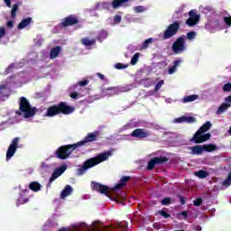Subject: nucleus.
I'll use <instances>...</instances> for the list:
<instances>
[{"instance_id":"1","label":"nucleus","mask_w":231,"mask_h":231,"mask_svg":"<svg viewBox=\"0 0 231 231\" xmlns=\"http://www.w3.org/2000/svg\"><path fill=\"white\" fill-rule=\"evenodd\" d=\"M113 154V152L107 151L103 153L97 154L96 157H92L83 162V165L78 169V174L79 176H82V174L86 173V171L88 169H92V167H95L98 165V163H102V162H106V160H109V156Z\"/></svg>"},{"instance_id":"2","label":"nucleus","mask_w":231,"mask_h":231,"mask_svg":"<svg viewBox=\"0 0 231 231\" xmlns=\"http://www.w3.org/2000/svg\"><path fill=\"white\" fill-rule=\"evenodd\" d=\"M74 111L75 108L69 106L67 102H60L58 105L49 106L45 113V116L53 118V116H57L58 115H71Z\"/></svg>"},{"instance_id":"3","label":"nucleus","mask_w":231,"mask_h":231,"mask_svg":"<svg viewBox=\"0 0 231 231\" xmlns=\"http://www.w3.org/2000/svg\"><path fill=\"white\" fill-rule=\"evenodd\" d=\"M19 109L22 113H23L24 118H32L36 113L37 108L32 107L30 105V101L24 97H20Z\"/></svg>"},{"instance_id":"4","label":"nucleus","mask_w":231,"mask_h":231,"mask_svg":"<svg viewBox=\"0 0 231 231\" xmlns=\"http://www.w3.org/2000/svg\"><path fill=\"white\" fill-rule=\"evenodd\" d=\"M75 149H79L77 143L62 145L59 147L55 152L56 158H58L59 160H68V158L71 156V152H73Z\"/></svg>"},{"instance_id":"5","label":"nucleus","mask_w":231,"mask_h":231,"mask_svg":"<svg viewBox=\"0 0 231 231\" xmlns=\"http://www.w3.org/2000/svg\"><path fill=\"white\" fill-rule=\"evenodd\" d=\"M180 28H181V23H180L179 21H175L171 24H170L163 32V41H167V39H172V37H174V35H176L178 32H180Z\"/></svg>"},{"instance_id":"6","label":"nucleus","mask_w":231,"mask_h":231,"mask_svg":"<svg viewBox=\"0 0 231 231\" xmlns=\"http://www.w3.org/2000/svg\"><path fill=\"white\" fill-rule=\"evenodd\" d=\"M173 53L177 55L185 51V36H180L173 42L171 46Z\"/></svg>"},{"instance_id":"7","label":"nucleus","mask_w":231,"mask_h":231,"mask_svg":"<svg viewBox=\"0 0 231 231\" xmlns=\"http://www.w3.org/2000/svg\"><path fill=\"white\" fill-rule=\"evenodd\" d=\"M19 142H21L20 137H14L13 139L11 144L7 149V152H6L7 161L13 158V156L15 154V152L17 151V149H19V147H22L21 145H19Z\"/></svg>"},{"instance_id":"8","label":"nucleus","mask_w":231,"mask_h":231,"mask_svg":"<svg viewBox=\"0 0 231 231\" xmlns=\"http://www.w3.org/2000/svg\"><path fill=\"white\" fill-rule=\"evenodd\" d=\"M99 134H100L99 131L89 133L82 141H79V143H76L78 147H82V145H88V143H91V142H97V140H98Z\"/></svg>"},{"instance_id":"9","label":"nucleus","mask_w":231,"mask_h":231,"mask_svg":"<svg viewBox=\"0 0 231 231\" xmlns=\"http://www.w3.org/2000/svg\"><path fill=\"white\" fill-rule=\"evenodd\" d=\"M212 134H203L199 130H198L193 137L189 140V142H193L194 143H203L208 140H210Z\"/></svg>"},{"instance_id":"10","label":"nucleus","mask_w":231,"mask_h":231,"mask_svg":"<svg viewBox=\"0 0 231 231\" xmlns=\"http://www.w3.org/2000/svg\"><path fill=\"white\" fill-rule=\"evenodd\" d=\"M169 158L165 156L154 157L148 162L147 169L148 171H152L156 165H162V163H167Z\"/></svg>"},{"instance_id":"11","label":"nucleus","mask_w":231,"mask_h":231,"mask_svg":"<svg viewBox=\"0 0 231 231\" xmlns=\"http://www.w3.org/2000/svg\"><path fill=\"white\" fill-rule=\"evenodd\" d=\"M75 24H79V18H77V15L75 14H70L65 17L60 23V26H62V28L75 26Z\"/></svg>"},{"instance_id":"12","label":"nucleus","mask_w":231,"mask_h":231,"mask_svg":"<svg viewBox=\"0 0 231 231\" xmlns=\"http://www.w3.org/2000/svg\"><path fill=\"white\" fill-rule=\"evenodd\" d=\"M132 138H138L139 140H143V138H149L151 136V132L143 128H136L131 133Z\"/></svg>"},{"instance_id":"13","label":"nucleus","mask_w":231,"mask_h":231,"mask_svg":"<svg viewBox=\"0 0 231 231\" xmlns=\"http://www.w3.org/2000/svg\"><path fill=\"white\" fill-rule=\"evenodd\" d=\"M66 169H68L67 165H63L60 168H57L51 174L49 180V182L47 184V187H51V183H53V181L56 180L57 178H59V176H62V174H64V172L66 171Z\"/></svg>"},{"instance_id":"14","label":"nucleus","mask_w":231,"mask_h":231,"mask_svg":"<svg viewBox=\"0 0 231 231\" xmlns=\"http://www.w3.org/2000/svg\"><path fill=\"white\" fill-rule=\"evenodd\" d=\"M92 189L96 190L97 192H100V194H105V196L109 198V187L104 184L92 181Z\"/></svg>"},{"instance_id":"15","label":"nucleus","mask_w":231,"mask_h":231,"mask_svg":"<svg viewBox=\"0 0 231 231\" xmlns=\"http://www.w3.org/2000/svg\"><path fill=\"white\" fill-rule=\"evenodd\" d=\"M129 1L131 0H113L112 2V7L114 10H117V8L124 7L127 8V6H130Z\"/></svg>"},{"instance_id":"16","label":"nucleus","mask_w":231,"mask_h":231,"mask_svg":"<svg viewBox=\"0 0 231 231\" xmlns=\"http://www.w3.org/2000/svg\"><path fill=\"white\" fill-rule=\"evenodd\" d=\"M131 180V176H123L120 180V183H117L114 188L113 190H120L122 187H125L127 181Z\"/></svg>"},{"instance_id":"17","label":"nucleus","mask_w":231,"mask_h":231,"mask_svg":"<svg viewBox=\"0 0 231 231\" xmlns=\"http://www.w3.org/2000/svg\"><path fill=\"white\" fill-rule=\"evenodd\" d=\"M73 192V188L69 185L65 186L64 189L60 193V199H65V198H68V196H71V193Z\"/></svg>"},{"instance_id":"18","label":"nucleus","mask_w":231,"mask_h":231,"mask_svg":"<svg viewBox=\"0 0 231 231\" xmlns=\"http://www.w3.org/2000/svg\"><path fill=\"white\" fill-rule=\"evenodd\" d=\"M32 23V17H27L21 21V23H18V30H24L26 26H29Z\"/></svg>"},{"instance_id":"19","label":"nucleus","mask_w":231,"mask_h":231,"mask_svg":"<svg viewBox=\"0 0 231 231\" xmlns=\"http://www.w3.org/2000/svg\"><path fill=\"white\" fill-rule=\"evenodd\" d=\"M62 48L60 46H56L51 50L50 58L57 59L59 57V53H60Z\"/></svg>"},{"instance_id":"20","label":"nucleus","mask_w":231,"mask_h":231,"mask_svg":"<svg viewBox=\"0 0 231 231\" xmlns=\"http://www.w3.org/2000/svg\"><path fill=\"white\" fill-rule=\"evenodd\" d=\"M181 62H182L181 59L176 60L173 62L172 67L168 69L169 75H173L176 69H178V67L180 66V64H181Z\"/></svg>"},{"instance_id":"21","label":"nucleus","mask_w":231,"mask_h":231,"mask_svg":"<svg viewBox=\"0 0 231 231\" xmlns=\"http://www.w3.org/2000/svg\"><path fill=\"white\" fill-rule=\"evenodd\" d=\"M203 145H195L191 147V154H195L196 156H199V154H203Z\"/></svg>"},{"instance_id":"22","label":"nucleus","mask_w":231,"mask_h":231,"mask_svg":"<svg viewBox=\"0 0 231 231\" xmlns=\"http://www.w3.org/2000/svg\"><path fill=\"white\" fill-rule=\"evenodd\" d=\"M198 98H199V96L193 94L190 96L184 97L182 102L183 104H189V102H194L195 100H198Z\"/></svg>"},{"instance_id":"23","label":"nucleus","mask_w":231,"mask_h":231,"mask_svg":"<svg viewBox=\"0 0 231 231\" xmlns=\"http://www.w3.org/2000/svg\"><path fill=\"white\" fill-rule=\"evenodd\" d=\"M30 201V199L28 197L24 198V195L23 193L20 194V197L16 199V207H19L20 205H24Z\"/></svg>"},{"instance_id":"24","label":"nucleus","mask_w":231,"mask_h":231,"mask_svg":"<svg viewBox=\"0 0 231 231\" xmlns=\"http://www.w3.org/2000/svg\"><path fill=\"white\" fill-rule=\"evenodd\" d=\"M228 107H231V103H223L217 110V115H223V113H225Z\"/></svg>"},{"instance_id":"25","label":"nucleus","mask_w":231,"mask_h":231,"mask_svg":"<svg viewBox=\"0 0 231 231\" xmlns=\"http://www.w3.org/2000/svg\"><path fill=\"white\" fill-rule=\"evenodd\" d=\"M41 183L37 181H32L29 184L30 190H32V192H39L41 190Z\"/></svg>"},{"instance_id":"26","label":"nucleus","mask_w":231,"mask_h":231,"mask_svg":"<svg viewBox=\"0 0 231 231\" xmlns=\"http://www.w3.org/2000/svg\"><path fill=\"white\" fill-rule=\"evenodd\" d=\"M202 147L206 152H212L214 151H217V146L216 144H212V143L203 144Z\"/></svg>"},{"instance_id":"27","label":"nucleus","mask_w":231,"mask_h":231,"mask_svg":"<svg viewBox=\"0 0 231 231\" xmlns=\"http://www.w3.org/2000/svg\"><path fill=\"white\" fill-rule=\"evenodd\" d=\"M101 93L104 97H113L115 95V88H103Z\"/></svg>"},{"instance_id":"28","label":"nucleus","mask_w":231,"mask_h":231,"mask_svg":"<svg viewBox=\"0 0 231 231\" xmlns=\"http://www.w3.org/2000/svg\"><path fill=\"white\" fill-rule=\"evenodd\" d=\"M212 127V123L210 121H207L199 129V131L202 133V134H205L207 131H208Z\"/></svg>"},{"instance_id":"29","label":"nucleus","mask_w":231,"mask_h":231,"mask_svg":"<svg viewBox=\"0 0 231 231\" xmlns=\"http://www.w3.org/2000/svg\"><path fill=\"white\" fill-rule=\"evenodd\" d=\"M194 175L197 176V178H200V180H203L208 177V172L205 171L204 170H199L198 171H195Z\"/></svg>"},{"instance_id":"30","label":"nucleus","mask_w":231,"mask_h":231,"mask_svg":"<svg viewBox=\"0 0 231 231\" xmlns=\"http://www.w3.org/2000/svg\"><path fill=\"white\" fill-rule=\"evenodd\" d=\"M152 42H154V40L152 38H148L143 42L141 50H147V48H149V44H152Z\"/></svg>"},{"instance_id":"31","label":"nucleus","mask_w":231,"mask_h":231,"mask_svg":"<svg viewBox=\"0 0 231 231\" xmlns=\"http://www.w3.org/2000/svg\"><path fill=\"white\" fill-rule=\"evenodd\" d=\"M199 20H196L194 18H188L186 20V24L189 27H192V26H196L197 23H199Z\"/></svg>"},{"instance_id":"32","label":"nucleus","mask_w":231,"mask_h":231,"mask_svg":"<svg viewBox=\"0 0 231 231\" xmlns=\"http://www.w3.org/2000/svg\"><path fill=\"white\" fill-rule=\"evenodd\" d=\"M82 44H84V46H93V44H95V40H89L88 38H83L81 40Z\"/></svg>"},{"instance_id":"33","label":"nucleus","mask_w":231,"mask_h":231,"mask_svg":"<svg viewBox=\"0 0 231 231\" xmlns=\"http://www.w3.org/2000/svg\"><path fill=\"white\" fill-rule=\"evenodd\" d=\"M172 203V199L171 197H166L161 200V205H163L164 207H169Z\"/></svg>"},{"instance_id":"34","label":"nucleus","mask_w":231,"mask_h":231,"mask_svg":"<svg viewBox=\"0 0 231 231\" xmlns=\"http://www.w3.org/2000/svg\"><path fill=\"white\" fill-rule=\"evenodd\" d=\"M18 11H19V5L14 4L11 9V16L16 17Z\"/></svg>"},{"instance_id":"35","label":"nucleus","mask_w":231,"mask_h":231,"mask_svg":"<svg viewBox=\"0 0 231 231\" xmlns=\"http://www.w3.org/2000/svg\"><path fill=\"white\" fill-rule=\"evenodd\" d=\"M138 59H140V52H136L131 59V64L132 66H135V64L138 62Z\"/></svg>"},{"instance_id":"36","label":"nucleus","mask_w":231,"mask_h":231,"mask_svg":"<svg viewBox=\"0 0 231 231\" xmlns=\"http://www.w3.org/2000/svg\"><path fill=\"white\" fill-rule=\"evenodd\" d=\"M189 18H191V19H195V20H197V21H199V14H196V11H194V10H190V11L189 12Z\"/></svg>"},{"instance_id":"37","label":"nucleus","mask_w":231,"mask_h":231,"mask_svg":"<svg viewBox=\"0 0 231 231\" xmlns=\"http://www.w3.org/2000/svg\"><path fill=\"white\" fill-rule=\"evenodd\" d=\"M157 214L164 217V219H169V217H171V214L167 213V211H164L163 209L159 210Z\"/></svg>"},{"instance_id":"38","label":"nucleus","mask_w":231,"mask_h":231,"mask_svg":"<svg viewBox=\"0 0 231 231\" xmlns=\"http://www.w3.org/2000/svg\"><path fill=\"white\" fill-rule=\"evenodd\" d=\"M222 185L224 187H230V185H231V173L228 174L227 178L223 181Z\"/></svg>"},{"instance_id":"39","label":"nucleus","mask_w":231,"mask_h":231,"mask_svg":"<svg viewBox=\"0 0 231 231\" xmlns=\"http://www.w3.org/2000/svg\"><path fill=\"white\" fill-rule=\"evenodd\" d=\"M187 39H188V41H194V39H196V32L191 31V32H188Z\"/></svg>"},{"instance_id":"40","label":"nucleus","mask_w":231,"mask_h":231,"mask_svg":"<svg viewBox=\"0 0 231 231\" xmlns=\"http://www.w3.org/2000/svg\"><path fill=\"white\" fill-rule=\"evenodd\" d=\"M223 21L227 28L231 27V16H224Z\"/></svg>"},{"instance_id":"41","label":"nucleus","mask_w":231,"mask_h":231,"mask_svg":"<svg viewBox=\"0 0 231 231\" xmlns=\"http://www.w3.org/2000/svg\"><path fill=\"white\" fill-rule=\"evenodd\" d=\"M178 198L180 199V205H187L188 198L182 196V195H178Z\"/></svg>"},{"instance_id":"42","label":"nucleus","mask_w":231,"mask_h":231,"mask_svg":"<svg viewBox=\"0 0 231 231\" xmlns=\"http://www.w3.org/2000/svg\"><path fill=\"white\" fill-rule=\"evenodd\" d=\"M193 205H194L195 207H201V205H203V199L198 198L197 199H195V200L193 201Z\"/></svg>"},{"instance_id":"43","label":"nucleus","mask_w":231,"mask_h":231,"mask_svg":"<svg viewBox=\"0 0 231 231\" xmlns=\"http://www.w3.org/2000/svg\"><path fill=\"white\" fill-rule=\"evenodd\" d=\"M8 89V86L6 85H0V97H5V91Z\"/></svg>"},{"instance_id":"44","label":"nucleus","mask_w":231,"mask_h":231,"mask_svg":"<svg viewBox=\"0 0 231 231\" xmlns=\"http://www.w3.org/2000/svg\"><path fill=\"white\" fill-rule=\"evenodd\" d=\"M224 93H228L231 91V83H226L223 87Z\"/></svg>"},{"instance_id":"45","label":"nucleus","mask_w":231,"mask_h":231,"mask_svg":"<svg viewBox=\"0 0 231 231\" xmlns=\"http://www.w3.org/2000/svg\"><path fill=\"white\" fill-rule=\"evenodd\" d=\"M196 122V118L193 116H186L185 123L186 124H194Z\"/></svg>"},{"instance_id":"46","label":"nucleus","mask_w":231,"mask_h":231,"mask_svg":"<svg viewBox=\"0 0 231 231\" xmlns=\"http://www.w3.org/2000/svg\"><path fill=\"white\" fill-rule=\"evenodd\" d=\"M128 65L123 64V63H116L115 65L116 69H125Z\"/></svg>"},{"instance_id":"47","label":"nucleus","mask_w":231,"mask_h":231,"mask_svg":"<svg viewBox=\"0 0 231 231\" xmlns=\"http://www.w3.org/2000/svg\"><path fill=\"white\" fill-rule=\"evenodd\" d=\"M163 84H164V81H163V80H160V81L156 84V86H155V88H154V91H160V89H162V86H163Z\"/></svg>"},{"instance_id":"48","label":"nucleus","mask_w":231,"mask_h":231,"mask_svg":"<svg viewBox=\"0 0 231 231\" xmlns=\"http://www.w3.org/2000/svg\"><path fill=\"white\" fill-rule=\"evenodd\" d=\"M122 22V16L119 15V14H116L115 17H114V23L116 24H120V23Z\"/></svg>"},{"instance_id":"49","label":"nucleus","mask_w":231,"mask_h":231,"mask_svg":"<svg viewBox=\"0 0 231 231\" xmlns=\"http://www.w3.org/2000/svg\"><path fill=\"white\" fill-rule=\"evenodd\" d=\"M136 14H141L142 12H145V7L142 5H138L135 7Z\"/></svg>"},{"instance_id":"50","label":"nucleus","mask_w":231,"mask_h":231,"mask_svg":"<svg viewBox=\"0 0 231 231\" xmlns=\"http://www.w3.org/2000/svg\"><path fill=\"white\" fill-rule=\"evenodd\" d=\"M142 84H145V82H147V85H144V88H149L151 86V79H141Z\"/></svg>"},{"instance_id":"51","label":"nucleus","mask_w":231,"mask_h":231,"mask_svg":"<svg viewBox=\"0 0 231 231\" xmlns=\"http://www.w3.org/2000/svg\"><path fill=\"white\" fill-rule=\"evenodd\" d=\"M78 84L79 86H81V87L88 86V84H89V79L79 81Z\"/></svg>"},{"instance_id":"52","label":"nucleus","mask_w":231,"mask_h":231,"mask_svg":"<svg viewBox=\"0 0 231 231\" xmlns=\"http://www.w3.org/2000/svg\"><path fill=\"white\" fill-rule=\"evenodd\" d=\"M185 120H186V116H181V117L176 118L175 122H177V124H183L185 123Z\"/></svg>"},{"instance_id":"53","label":"nucleus","mask_w":231,"mask_h":231,"mask_svg":"<svg viewBox=\"0 0 231 231\" xmlns=\"http://www.w3.org/2000/svg\"><path fill=\"white\" fill-rule=\"evenodd\" d=\"M5 35H6V30L5 29V27H0V39H3Z\"/></svg>"},{"instance_id":"54","label":"nucleus","mask_w":231,"mask_h":231,"mask_svg":"<svg viewBox=\"0 0 231 231\" xmlns=\"http://www.w3.org/2000/svg\"><path fill=\"white\" fill-rule=\"evenodd\" d=\"M178 216H183V219H187L189 217V212L188 211H182L178 214Z\"/></svg>"},{"instance_id":"55","label":"nucleus","mask_w":231,"mask_h":231,"mask_svg":"<svg viewBox=\"0 0 231 231\" xmlns=\"http://www.w3.org/2000/svg\"><path fill=\"white\" fill-rule=\"evenodd\" d=\"M70 98H72L73 100H77V98H79V93L78 92H71L69 95Z\"/></svg>"},{"instance_id":"56","label":"nucleus","mask_w":231,"mask_h":231,"mask_svg":"<svg viewBox=\"0 0 231 231\" xmlns=\"http://www.w3.org/2000/svg\"><path fill=\"white\" fill-rule=\"evenodd\" d=\"M12 69H14V65H9V67L5 69V75L12 73Z\"/></svg>"},{"instance_id":"57","label":"nucleus","mask_w":231,"mask_h":231,"mask_svg":"<svg viewBox=\"0 0 231 231\" xmlns=\"http://www.w3.org/2000/svg\"><path fill=\"white\" fill-rule=\"evenodd\" d=\"M8 8H12V0H4Z\"/></svg>"},{"instance_id":"58","label":"nucleus","mask_w":231,"mask_h":231,"mask_svg":"<svg viewBox=\"0 0 231 231\" xmlns=\"http://www.w3.org/2000/svg\"><path fill=\"white\" fill-rule=\"evenodd\" d=\"M7 28H14V22L13 21H8L6 23Z\"/></svg>"},{"instance_id":"59","label":"nucleus","mask_w":231,"mask_h":231,"mask_svg":"<svg viewBox=\"0 0 231 231\" xmlns=\"http://www.w3.org/2000/svg\"><path fill=\"white\" fill-rule=\"evenodd\" d=\"M97 77L101 79V80H104V79H105V77H104V75L103 74H101V73H97Z\"/></svg>"},{"instance_id":"60","label":"nucleus","mask_w":231,"mask_h":231,"mask_svg":"<svg viewBox=\"0 0 231 231\" xmlns=\"http://www.w3.org/2000/svg\"><path fill=\"white\" fill-rule=\"evenodd\" d=\"M30 192V189H23L22 194H28Z\"/></svg>"},{"instance_id":"61","label":"nucleus","mask_w":231,"mask_h":231,"mask_svg":"<svg viewBox=\"0 0 231 231\" xmlns=\"http://www.w3.org/2000/svg\"><path fill=\"white\" fill-rule=\"evenodd\" d=\"M122 199H125V192L122 193Z\"/></svg>"},{"instance_id":"62","label":"nucleus","mask_w":231,"mask_h":231,"mask_svg":"<svg viewBox=\"0 0 231 231\" xmlns=\"http://www.w3.org/2000/svg\"><path fill=\"white\" fill-rule=\"evenodd\" d=\"M58 231H66V227H61V228L59 229Z\"/></svg>"},{"instance_id":"63","label":"nucleus","mask_w":231,"mask_h":231,"mask_svg":"<svg viewBox=\"0 0 231 231\" xmlns=\"http://www.w3.org/2000/svg\"><path fill=\"white\" fill-rule=\"evenodd\" d=\"M228 133H229V134H231V126L229 127Z\"/></svg>"},{"instance_id":"64","label":"nucleus","mask_w":231,"mask_h":231,"mask_svg":"<svg viewBox=\"0 0 231 231\" xmlns=\"http://www.w3.org/2000/svg\"><path fill=\"white\" fill-rule=\"evenodd\" d=\"M16 115H21V112H16Z\"/></svg>"}]
</instances>
